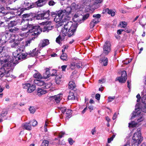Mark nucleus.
Wrapping results in <instances>:
<instances>
[{
	"label": "nucleus",
	"mask_w": 146,
	"mask_h": 146,
	"mask_svg": "<svg viewBox=\"0 0 146 146\" xmlns=\"http://www.w3.org/2000/svg\"><path fill=\"white\" fill-rule=\"evenodd\" d=\"M68 13H66L63 17H60L57 15L54 19V21L56 22L62 23V25L64 26V28L62 29V33L65 35L68 34L69 37H70L73 35L74 34L76 31L77 27V24H73V22L71 21H69L70 19V17L67 15Z\"/></svg>",
	"instance_id": "obj_1"
},
{
	"label": "nucleus",
	"mask_w": 146,
	"mask_h": 146,
	"mask_svg": "<svg viewBox=\"0 0 146 146\" xmlns=\"http://www.w3.org/2000/svg\"><path fill=\"white\" fill-rule=\"evenodd\" d=\"M29 31L31 33V35H38L42 32V29L39 26H34L33 25H30L29 26Z\"/></svg>",
	"instance_id": "obj_2"
},
{
	"label": "nucleus",
	"mask_w": 146,
	"mask_h": 146,
	"mask_svg": "<svg viewBox=\"0 0 146 146\" xmlns=\"http://www.w3.org/2000/svg\"><path fill=\"white\" fill-rule=\"evenodd\" d=\"M140 131V128H139L137 130V132L134 133L132 138L133 142H135L136 143H137L138 144H139L143 140V138L141 136Z\"/></svg>",
	"instance_id": "obj_3"
},
{
	"label": "nucleus",
	"mask_w": 146,
	"mask_h": 146,
	"mask_svg": "<svg viewBox=\"0 0 146 146\" xmlns=\"http://www.w3.org/2000/svg\"><path fill=\"white\" fill-rule=\"evenodd\" d=\"M103 51L102 53L100 55V56H103L104 55H107L111 50L110 44L108 41H106L103 46Z\"/></svg>",
	"instance_id": "obj_4"
},
{
	"label": "nucleus",
	"mask_w": 146,
	"mask_h": 146,
	"mask_svg": "<svg viewBox=\"0 0 146 146\" xmlns=\"http://www.w3.org/2000/svg\"><path fill=\"white\" fill-rule=\"evenodd\" d=\"M15 35H12L11 36L9 42L11 43V46L12 48H16L17 47L20 43V41L15 39Z\"/></svg>",
	"instance_id": "obj_5"
},
{
	"label": "nucleus",
	"mask_w": 146,
	"mask_h": 146,
	"mask_svg": "<svg viewBox=\"0 0 146 146\" xmlns=\"http://www.w3.org/2000/svg\"><path fill=\"white\" fill-rule=\"evenodd\" d=\"M127 79V75L126 72L125 71H122L121 72V76L118 77L116 78V80H118L120 83H125Z\"/></svg>",
	"instance_id": "obj_6"
},
{
	"label": "nucleus",
	"mask_w": 146,
	"mask_h": 146,
	"mask_svg": "<svg viewBox=\"0 0 146 146\" xmlns=\"http://www.w3.org/2000/svg\"><path fill=\"white\" fill-rule=\"evenodd\" d=\"M42 24L43 25H45L44 28L43 32H46V31L48 32L49 30L52 29V26L51 25V22L49 21L43 22L42 23Z\"/></svg>",
	"instance_id": "obj_7"
},
{
	"label": "nucleus",
	"mask_w": 146,
	"mask_h": 146,
	"mask_svg": "<svg viewBox=\"0 0 146 146\" xmlns=\"http://www.w3.org/2000/svg\"><path fill=\"white\" fill-rule=\"evenodd\" d=\"M11 65V64L10 63H6L4 65L3 67L2 66L0 67V77H3L5 73L6 70L5 68L10 67Z\"/></svg>",
	"instance_id": "obj_8"
},
{
	"label": "nucleus",
	"mask_w": 146,
	"mask_h": 146,
	"mask_svg": "<svg viewBox=\"0 0 146 146\" xmlns=\"http://www.w3.org/2000/svg\"><path fill=\"white\" fill-rule=\"evenodd\" d=\"M65 11H66L65 10L64 11L62 10L59 11L57 14H56L55 12H52L51 13V15L52 16L55 17V18L54 19H54L57 15H59L58 16H59L60 17H63V16H64L65 14H66V12Z\"/></svg>",
	"instance_id": "obj_9"
},
{
	"label": "nucleus",
	"mask_w": 146,
	"mask_h": 146,
	"mask_svg": "<svg viewBox=\"0 0 146 146\" xmlns=\"http://www.w3.org/2000/svg\"><path fill=\"white\" fill-rule=\"evenodd\" d=\"M11 34H9V33L6 32L5 35H3L1 38V41L2 43H5L7 40H9Z\"/></svg>",
	"instance_id": "obj_10"
},
{
	"label": "nucleus",
	"mask_w": 146,
	"mask_h": 146,
	"mask_svg": "<svg viewBox=\"0 0 146 146\" xmlns=\"http://www.w3.org/2000/svg\"><path fill=\"white\" fill-rule=\"evenodd\" d=\"M21 25L24 27L21 29L22 30L25 31L27 29L29 30L30 29L28 27L30 24H29L27 21H25L24 19H22L21 21Z\"/></svg>",
	"instance_id": "obj_11"
},
{
	"label": "nucleus",
	"mask_w": 146,
	"mask_h": 146,
	"mask_svg": "<svg viewBox=\"0 0 146 146\" xmlns=\"http://www.w3.org/2000/svg\"><path fill=\"white\" fill-rule=\"evenodd\" d=\"M49 44V40L48 39H44L40 41L38 46L40 48H43Z\"/></svg>",
	"instance_id": "obj_12"
},
{
	"label": "nucleus",
	"mask_w": 146,
	"mask_h": 146,
	"mask_svg": "<svg viewBox=\"0 0 146 146\" xmlns=\"http://www.w3.org/2000/svg\"><path fill=\"white\" fill-rule=\"evenodd\" d=\"M22 127L24 129H25L28 130H31V129L32 127L30 123H23L22 125Z\"/></svg>",
	"instance_id": "obj_13"
},
{
	"label": "nucleus",
	"mask_w": 146,
	"mask_h": 146,
	"mask_svg": "<svg viewBox=\"0 0 146 146\" xmlns=\"http://www.w3.org/2000/svg\"><path fill=\"white\" fill-rule=\"evenodd\" d=\"M34 83L36 85L42 87L43 88L44 86L45 85V82L42 80H36L34 81Z\"/></svg>",
	"instance_id": "obj_14"
},
{
	"label": "nucleus",
	"mask_w": 146,
	"mask_h": 146,
	"mask_svg": "<svg viewBox=\"0 0 146 146\" xmlns=\"http://www.w3.org/2000/svg\"><path fill=\"white\" fill-rule=\"evenodd\" d=\"M51 98H52L53 101H54L56 103L59 102L62 98V96H61L60 95L52 96Z\"/></svg>",
	"instance_id": "obj_15"
},
{
	"label": "nucleus",
	"mask_w": 146,
	"mask_h": 146,
	"mask_svg": "<svg viewBox=\"0 0 146 146\" xmlns=\"http://www.w3.org/2000/svg\"><path fill=\"white\" fill-rule=\"evenodd\" d=\"M46 3L44 0H38L35 3V4L37 7H40L45 5Z\"/></svg>",
	"instance_id": "obj_16"
},
{
	"label": "nucleus",
	"mask_w": 146,
	"mask_h": 146,
	"mask_svg": "<svg viewBox=\"0 0 146 146\" xmlns=\"http://www.w3.org/2000/svg\"><path fill=\"white\" fill-rule=\"evenodd\" d=\"M102 57L100 60V63H103V66H106L107 65L108 59L107 58L105 57L104 56H100Z\"/></svg>",
	"instance_id": "obj_17"
},
{
	"label": "nucleus",
	"mask_w": 146,
	"mask_h": 146,
	"mask_svg": "<svg viewBox=\"0 0 146 146\" xmlns=\"http://www.w3.org/2000/svg\"><path fill=\"white\" fill-rule=\"evenodd\" d=\"M76 86L74 81L72 80L68 84V88L71 90H75L76 89Z\"/></svg>",
	"instance_id": "obj_18"
},
{
	"label": "nucleus",
	"mask_w": 146,
	"mask_h": 146,
	"mask_svg": "<svg viewBox=\"0 0 146 146\" xmlns=\"http://www.w3.org/2000/svg\"><path fill=\"white\" fill-rule=\"evenodd\" d=\"M78 14H75L74 16L73 20L75 22H81V19L80 18V15Z\"/></svg>",
	"instance_id": "obj_19"
},
{
	"label": "nucleus",
	"mask_w": 146,
	"mask_h": 146,
	"mask_svg": "<svg viewBox=\"0 0 146 146\" xmlns=\"http://www.w3.org/2000/svg\"><path fill=\"white\" fill-rule=\"evenodd\" d=\"M62 77V75H60L56 76L55 78V81L57 84H59L60 83L61 81V78Z\"/></svg>",
	"instance_id": "obj_20"
},
{
	"label": "nucleus",
	"mask_w": 146,
	"mask_h": 146,
	"mask_svg": "<svg viewBox=\"0 0 146 146\" xmlns=\"http://www.w3.org/2000/svg\"><path fill=\"white\" fill-rule=\"evenodd\" d=\"M46 91L41 88H38L37 90V94L39 96L46 93Z\"/></svg>",
	"instance_id": "obj_21"
},
{
	"label": "nucleus",
	"mask_w": 146,
	"mask_h": 146,
	"mask_svg": "<svg viewBox=\"0 0 146 146\" xmlns=\"http://www.w3.org/2000/svg\"><path fill=\"white\" fill-rule=\"evenodd\" d=\"M9 31L12 33H15L19 31V29L15 27H9Z\"/></svg>",
	"instance_id": "obj_22"
},
{
	"label": "nucleus",
	"mask_w": 146,
	"mask_h": 146,
	"mask_svg": "<svg viewBox=\"0 0 146 146\" xmlns=\"http://www.w3.org/2000/svg\"><path fill=\"white\" fill-rule=\"evenodd\" d=\"M36 89V86L35 85H32L29 87L27 90V92L28 93H31Z\"/></svg>",
	"instance_id": "obj_23"
},
{
	"label": "nucleus",
	"mask_w": 146,
	"mask_h": 146,
	"mask_svg": "<svg viewBox=\"0 0 146 146\" xmlns=\"http://www.w3.org/2000/svg\"><path fill=\"white\" fill-rule=\"evenodd\" d=\"M70 8L71 10L72 11L76 10L79 8V5H76L74 3H72L70 6Z\"/></svg>",
	"instance_id": "obj_24"
},
{
	"label": "nucleus",
	"mask_w": 146,
	"mask_h": 146,
	"mask_svg": "<svg viewBox=\"0 0 146 146\" xmlns=\"http://www.w3.org/2000/svg\"><path fill=\"white\" fill-rule=\"evenodd\" d=\"M89 16V14H86L85 15L83 16L82 15H80V18L81 19V21H84V20H86L88 18Z\"/></svg>",
	"instance_id": "obj_25"
},
{
	"label": "nucleus",
	"mask_w": 146,
	"mask_h": 146,
	"mask_svg": "<svg viewBox=\"0 0 146 146\" xmlns=\"http://www.w3.org/2000/svg\"><path fill=\"white\" fill-rule=\"evenodd\" d=\"M27 54L26 53H21L18 57V59L21 60V59H25L26 58Z\"/></svg>",
	"instance_id": "obj_26"
},
{
	"label": "nucleus",
	"mask_w": 146,
	"mask_h": 146,
	"mask_svg": "<svg viewBox=\"0 0 146 146\" xmlns=\"http://www.w3.org/2000/svg\"><path fill=\"white\" fill-rule=\"evenodd\" d=\"M105 11L106 12L109 14L111 15L112 16H113L115 15V12L112 10H109L107 8L106 9Z\"/></svg>",
	"instance_id": "obj_27"
},
{
	"label": "nucleus",
	"mask_w": 146,
	"mask_h": 146,
	"mask_svg": "<svg viewBox=\"0 0 146 146\" xmlns=\"http://www.w3.org/2000/svg\"><path fill=\"white\" fill-rule=\"evenodd\" d=\"M17 23V22L16 21H11L10 23H8V27H15Z\"/></svg>",
	"instance_id": "obj_28"
},
{
	"label": "nucleus",
	"mask_w": 146,
	"mask_h": 146,
	"mask_svg": "<svg viewBox=\"0 0 146 146\" xmlns=\"http://www.w3.org/2000/svg\"><path fill=\"white\" fill-rule=\"evenodd\" d=\"M64 113L66 115L67 117L70 116L71 114V111L68 109H64Z\"/></svg>",
	"instance_id": "obj_29"
},
{
	"label": "nucleus",
	"mask_w": 146,
	"mask_h": 146,
	"mask_svg": "<svg viewBox=\"0 0 146 146\" xmlns=\"http://www.w3.org/2000/svg\"><path fill=\"white\" fill-rule=\"evenodd\" d=\"M68 98L69 100H75V97L74 96V94L72 92H69V95L68 97Z\"/></svg>",
	"instance_id": "obj_30"
},
{
	"label": "nucleus",
	"mask_w": 146,
	"mask_h": 146,
	"mask_svg": "<svg viewBox=\"0 0 146 146\" xmlns=\"http://www.w3.org/2000/svg\"><path fill=\"white\" fill-rule=\"evenodd\" d=\"M61 59L63 60L67 61L68 60L67 56L65 53H63L60 56Z\"/></svg>",
	"instance_id": "obj_31"
},
{
	"label": "nucleus",
	"mask_w": 146,
	"mask_h": 146,
	"mask_svg": "<svg viewBox=\"0 0 146 146\" xmlns=\"http://www.w3.org/2000/svg\"><path fill=\"white\" fill-rule=\"evenodd\" d=\"M34 77L35 78L39 79H41L42 78V76L38 72L34 74Z\"/></svg>",
	"instance_id": "obj_32"
},
{
	"label": "nucleus",
	"mask_w": 146,
	"mask_h": 146,
	"mask_svg": "<svg viewBox=\"0 0 146 146\" xmlns=\"http://www.w3.org/2000/svg\"><path fill=\"white\" fill-rule=\"evenodd\" d=\"M137 122H136L134 121H132L131 123H129V127H135L137 126Z\"/></svg>",
	"instance_id": "obj_33"
},
{
	"label": "nucleus",
	"mask_w": 146,
	"mask_h": 146,
	"mask_svg": "<svg viewBox=\"0 0 146 146\" xmlns=\"http://www.w3.org/2000/svg\"><path fill=\"white\" fill-rule=\"evenodd\" d=\"M22 16L23 18H24L28 17L31 18L33 17V14L32 13L24 14Z\"/></svg>",
	"instance_id": "obj_34"
},
{
	"label": "nucleus",
	"mask_w": 146,
	"mask_h": 146,
	"mask_svg": "<svg viewBox=\"0 0 146 146\" xmlns=\"http://www.w3.org/2000/svg\"><path fill=\"white\" fill-rule=\"evenodd\" d=\"M42 14L43 15V19L45 18V19H48L50 15L49 13V12L48 11H47V12L44 13H42Z\"/></svg>",
	"instance_id": "obj_35"
},
{
	"label": "nucleus",
	"mask_w": 146,
	"mask_h": 146,
	"mask_svg": "<svg viewBox=\"0 0 146 146\" xmlns=\"http://www.w3.org/2000/svg\"><path fill=\"white\" fill-rule=\"evenodd\" d=\"M49 69L48 68H47L45 72V74L46 75V76H43V78H47L49 77L50 76V74L49 71Z\"/></svg>",
	"instance_id": "obj_36"
},
{
	"label": "nucleus",
	"mask_w": 146,
	"mask_h": 146,
	"mask_svg": "<svg viewBox=\"0 0 146 146\" xmlns=\"http://www.w3.org/2000/svg\"><path fill=\"white\" fill-rule=\"evenodd\" d=\"M7 49V47L5 46H0V54L2 52H4L5 50Z\"/></svg>",
	"instance_id": "obj_37"
},
{
	"label": "nucleus",
	"mask_w": 146,
	"mask_h": 146,
	"mask_svg": "<svg viewBox=\"0 0 146 146\" xmlns=\"http://www.w3.org/2000/svg\"><path fill=\"white\" fill-rule=\"evenodd\" d=\"M29 122L30 123V124L31 125V124L32 126L33 127L36 126L38 123L35 120H31Z\"/></svg>",
	"instance_id": "obj_38"
},
{
	"label": "nucleus",
	"mask_w": 146,
	"mask_h": 146,
	"mask_svg": "<svg viewBox=\"0 0 146 146\" xmlns=\"http://www.w3.org/2000/svg\"><path fill=\"white\" fill-rule=\"evenodd\" d=\"M48 144L49 142L48 141L44 140L43 141L40 146H48Z\"/></svg>",
	"instance_id": "obj_39"
},
{
	"label": "nucleus",
	"mask_w": 146,
	"mask_h": 146,
	"mask_svg": "<svg viewBox=\"0 0 146 146\" xmlns=\"http://www.w3.org/2000/svg\"><path fill=\"white\" fill-rule=\"evenodd\" d=\"M6 15H5V17L7 19H10L11 17H13V16H11V12H8L6 13Z\"/></svg>",
	"instance_id": "obj_40"
},
{
	"label": "nucleus",
	"mask_w": 146,
	"mask_h": 146,
	"mask_svg": "<svg viewBox=\"0 0 146 146\" xmlns=\"http://www.w3.org/2000/svg\"><path fill=\"white\" fill-rule=\"evenodd\" d=\"M34 40L33 38H32L31 39L28 40L26 42L25 46H29L30 43L32 42V41Z\"/></svg>",
	"instance_id": "obj_41"
},
{
	"label": "nucleus",
	"mask_w": 146,
	"mask_h": 146,
	"mask_svg": "<svg viewBox=\"0 0 146 146\" xmlns=\"http://www.w3.org/2000/svg\"><path fill=\"white\" fill-rule=\"evenodd\" d=\"M43 16V15L42 14V13L38 14L36 16V19L38 20L44 19L43 17H42Z\"/></svg>",
	"instance_id": "obj_42"
},
{
	"label": "nucleus",
	"mask_w": 146,
	"mask_h": 146,
	"mask_svg": "<svg viewBox=\"0 0 146 146\" xmlns=\"http://www.w3.org/2000/svg\"><path fill=\"white\" fill-rule=\"evenodd\" d=\"M29 110L30 113H34L35 111V109L33 107H30L29 108Z\"/></svg>",
	"instance_id": "obj_43"
},
{
	"label": "nucleus",
	"mask_w": 146,
	"mask_h": 146,
	"mask_svg": "<svg viewBox=\"0 0 146 146\" xmlns=\"http://www.w3.org/2000/svg\"><path fill=\"white\" fill-rule=\"evenodd\" d=\"M76 67L78 68H82V64L81 62H79L78 63H77L76 64Z\"/></svg>",
	"instance_id": "obj_44"
},
{
	"label": "nucleus",
	"mask_w": 146,
	"mask_h": 146,
	"mask_svg": "<svg viewBox=\"0 0 146 146\" xmlns=\"http://www.w3.org/2000/svg\"><path fill=\"white\" fill-rule=\"evenodd\" d=\"M51 84L49 83L48 84H46V83H45V85L44 86L43 88L45 89H48L51 86Z\"/></svg>",
	"instance_id": "obj_45"
},
{
	"label": "nucleus",
	"mask_w": 146,
	"mask_h": 146,
	"mask_svg": "<svg viewBox=\"0 0 146 146\" xmlns=\"http://www.w3.org/2000/svg\"><path fill=\"white\" fill-rule=\"evenodd\" d=\"M52 72L51 74V76H55L56 77V76L59 75H57V73L56 70H52Z\"/></svg>",
	"instance_id": "obj_46"
},
{
	"label": "nucleus",
	"mask_w": 146,
	"mask_h": 146,
	"mask_svg": "<svg viewBox=\"0 0 146 146\" xmlns=\"http://www.w3.org/2000/svg\"><path fill=\"white\" fill-rule=\"evenodd\" d=\"M1 26L5 27L7 26L8 24L7 23V22L6 21H5L3 22H1Z\"/></svg>",
	"instance_id": "obj_47"
},
{
	"label": "nucleus",
	"mask_w": 146,
	"mask_h": 146,
	"mask_svg": "<svg viewBox=\"0 0 146 146\" xmlns=\"http://www.w3.org/2000/svg\"><path fill=\"white\" fill-rule=\"evenodd\" d=\"M31 86L30 84L27 83L23 85V87L24 89H28V87Z\"/></svg>",
	"instance_id": "obj_48"
},
{
	"label": "nucleus",
	"mask_w": 146,
	"mask_h": 146,
	"mask_svg": "<svg viewBox=\"0 0 146 146\" xmlns=\"http://www.w3.org/2000/svg\"><path fill=\"white\" fill-rule=\"evenodd\" d=\"M56 4V2H54V1L50 0L48 3V5L50 6L54 5Z\"/></svg>",
	"instance_id": "obj_49"
},
{
	"label": "nucleus",
	"mask_w": 146,
	"mask_h": 146,
	"mask_svg": "<svg viewBox=\"0 0 146 146\" xmlns=\"http://www.w3.org/2000/svg\"><path fill=\"white\" fill-rule=\"evenodd\" d=\"M115 135H113L110 138H109L108 139V143H110L112 141L113 139V138L115 137Z\"/></svg>",
	"instance_id": "obj_50"
},
{
	"label": "nucleus",
	"mask_w": 146,
	"mask_h": 146,
	"mask_svg": "<svg viewBox=\"0 0 146 146\" xmlns=\"http://www.w3.org/2000/svg\"><path fill=\"white\" fill-rule=\"evenodd\" d=\"M7 114V112L6 111H3L2 113L0 114V118H1L4 116H5Z\"/></svg>",
	"instance_id": "obj_51"
},
{
	"label": "nucleus",
	"mask_w": 146,
	"mask_h": 146,
	"mask_svg": "<svg viewBox=\"0 0 146 146\" xmlns=\"http://www.w3.org/2000/svg\"><path fill=\"white\" fill-rule=\"evenodd\" d=\"M34 7H35L34 5L33 4L31 5L30 3V5L29 6L27 7L26 8H25V9L26 10H29L31 8Z\"/></svg>",
	"instance_id": "obj_52"
},
{
	"label": "nucleus",
	"mask_w": 146,
	"mask_h": 146,
	"mask_svg": "<svg viewBox=\"0 0 146 146\" xmlns=\"http://www.w3.org/2000/svg\"><path fill=\"white\" fill-rule=\"evenodd\" d=\"M76 67V64L74 63L71 64L70 65V68L72 69L73 70Z\"/></svg>",
	"instance_id": "obj_53"
},
{
	"label": "nucleus",
	"mask_w": 146,
	"mask_h": 146,
	"mask_svg": "<svg viewBox=\"0 0 146 146\" xmlns=\"http://www.w3.org/2000/svg\"><path fill=\"white\" fill-rule=\"evenodd\" d=\"M115 98V96H112V97H109L108 98V101L109 102H111Z\"/></svg>",
	"instance_id": "obj_54"
},
{
	"label": "nucleus",
	"mask_w": 146,
	"mask_h": 146,
	"mask_svg": "<svg viewBox=\"0 0 146 146\" xmlns=\"http://www.w3.org/2000/svg\"><path fill=\"white\" fill-rule=\"evenodd\" d=\"M13 56L14 57H15V58H17V56H18L19 55V54H18V53H17L16 51H15L13 53Z\"/></svg>",
	"instance_id": "obj_55"
},
{
	"label": "nucleus",
	"mask_w": 146,
	"mask_h": 146,
	"mask_svg": "<svg viewBox=\"0 0 146 146\" xmlns=\"http://www.w3.org/2000/svg\"><path fill=\"white\" fill-rule=\"evenodd\" d=\"M96 23H95L94 22L92 21H91L90 24V27L91 28H92L93 27L95 26V25Z\"/></svg>",
	"instance_id": "obj_56"
},
{
	"label": "nucleus",
	"mask_w": 146,
	"mask_h": 146,
	"mask_svg": "<svg viewBox=\"0 0 146 146\" xmlns=\"http://www.w3.org/2000/svg\"><path fill=\"white\" fill-rule=\"evenodd\" d=\"M37 54V52H36L35 50H33L32 52L31 53V55L32 56H34L36 55Z\"/></svg>",
	"instance_id": "obj_57"
},
{
	"label": "nucleus",
	"mask_w": 146,
	"mask_h": 146,
	"mask_svg": "<svg viewBox=\"0 0 146 146\" xmlns=\"http://www.w3.org/2000/svg\"><path fill=\"white\" fill-rule=\"evenodd\" d=\"M93 17L94 18L99 19L101 17V15L100 14H94L93 15Z\"/></svg>",
	"instance_id": "obj_58"
},
{
	"label": "nucleus",
	"mask_w": 146,
	"mask_h": 146,
	"mask_svg": "<svg viewBox=\"0 0 146 146\" xmlns=\"http://www.w3.org/2000/svg\"><path fill=\"white\" fill-rule=\"evenodd\" d=\"M64 134L65 133L64 132L62 131L59 134V137L60 138H61L64 136Z\"/></svg>",
	"instance_id": "obj_59"
},
{
	"label": "nucleus",
	"mask_w": 146,
	"mask_h": 146,
	"mask_svg": "<svg viewBox=\"0 0 146 146\" xmlns=\"http://www.w3.org/2000/svg\"><path fill=\"white\" fill-rule=\"evenodd\" d=\"M68 141L69 143L71 145H72L74 143V141L71 138H69L68 139Z\"/></svg>",
	"instance_id": "obj_60"
},
{
	"label": "nucleus",
	"mask_w": 146,
	"mask_h": 146,
	"mask_svg": "<svg viewBox=\"0 0 146 146\" xmlns=\"http://www.w3.org/2000/svg\"><path fill=\"white\" fill-rule=\"evenodd\" d=\"M92 21L97 24L100 21V20H99V19L95 18Z\"/></svg>",
	"instance_id": "obj_61"
},
{
	"label": "nucleus",
	"mask_w": 146,
	"mask_h": 146,
	"mask_svg": "<svg viewBox=\"0 0 146 146\" xmlns=\"http://www.w3.org/2000/svg\"><path fill=\"white\" fill-rule=\"evenodd\" d=\"M122 27L123 28H125L127 25V23L125 22H122L121 25Z\"/></svg>",
	"instance_id": "obj_62"
},
{
	"label": "nucleus",
	"mask_w": 146,
	"mask_h": 146,
	"mask_svg": "<svg viewBox=\"0 0 146 146\" xmlns=\"http://www.w3.org/2000/svg\"><path fill=\"white\" fill-rule=\"evenodd\" d=\"M30 5V3L29 2H25L24 4V6L25 8L29 6Z\"/></svg>",
	"instance_id": "obj_63"
},
{
	"label": "nucleus",
	"mask_w": 146,
	"mask_h": 146,
	"mask_svg": "<svg viewBox=\"0 0 146 146\" xmlns=\"http://www.w3.org/2000/svg\"><path fill=\"white\" fill-rule=\"evenodd\" d=\"M24 49L23 48L20 47L17 49V51H19V53H20L21 54V53L23 51Z\"/></svg>",
	"instance_id": "obj_64"
}]
</instances>
